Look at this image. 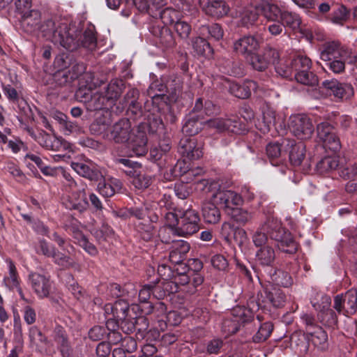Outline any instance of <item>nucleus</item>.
Masks as SVG:
<instances>
[{
    "label": "nucleus",
    "instance_id": "1",
    "mask_svg": "<svg viewBox=\"0 0 357 357\" xmlns=\"http://www.w3.org/2000/svg\"><path fill=\"white\" fill-rule=\"evenodd\" d=\"M268 235L277 242V246L281 251L289 254L296 252L297 243L291 234L282 227L280 220L274 217H268L253 233L252 241L257 248L270 245Z\"/></svg>",
    "mask_w": 357,
    "mask_h": 357
},
{
    "label": "nucleus",
    "instance_id": "2",
    "mask_svg": "<svg viewBox=\"0 0 357 357\" xmlns=\"http://www.w3.org/2000/svg\"><path fill=\"white\" fill-rule=\"evenodd\" d=\"M130 122L126 119L119 120L112 127L105 139L116 143H128V148L137 156L144 155L147 152V137L142 130L131 132Z\"/></svg>",
    "mask_w": 357,
    "mask_h": 357
},
{
    "label": "nucleus",
    "instance_id": "3",
    "mask_svg": "<svg viewBox=\"0 0 357 357\" xmlns=\"http://www.w3.org/2000/svg\"><path fill=\"white\" fill-rule=\"evenodd\" d=\"M38 31L47 40L67 50H75L79 46V42L74 37L71 29L66 24L56 23L52 19H48L41 23Z\"/></svg>",
    "mask_w": 357,
    "mask_h": 357
},
{
    "label": "nucleus",
    "instance_id": "4",
    "mask_svg": "<svg viewBox=\"0 0 357 357\" xmlns=\"http://www.w3.org/2000/svg\"><path fill=\"white\" fill-rule=\"evenodd\" d=\"M289 127L293 135L301 140L310 139L314 131L311 119L305 114L291 116L289 119Z\"/></svg>",
    "mask_w": 357,
    "mask_h": 357
},
{
    "label": "nucleus",
    "instance_id": "5",
    "mask_svg": "<svg viewBox=\"0 0 357 357\" xmlns=\"http://www.w3.org/2000/svg\"><path fill=\"white\" fill-rule=\"evenodd\" d=\"M216 205L222 208L228 213L235 206L243 204V199L241 195L231 190L219 188L213 193L211 197Z\"/></svg>",
    "mask_w": 357,
    "mask_h": 357
},
{
    "label": "nucleus",
    "instance_id": "6",
    "mask_svg": "<svg viewBox=\"0 0 357 357\" xmlns=\"http://www.w3.org/2000/svg\"><path fill=\"white\" fill-rule=\"evenodd\" d=\"M334 309L338 314L349 316L357 311V290L351 289L344 294H338L334 297Z\"/></svg>",
    "mask_w": 357,
    "mask_h": 357
},
{
    "label": "nucleus",
    "instance_id": "7",
    "mask_svg": "<svg viewBox=\"0 0 357 357\" xmlns=\"http://www.w3.org/2000/svg\"><path fill=\"white\" fill-rule=\"evenodd\" d=\"M204 123L208 128H214L219 132L227 131L228 132L238 135L244 133L247 130L245 125L241 122L236 116L231 118H215L207 120Z\"/></svg>",
    "mask_w": 357,
    "mask_h": 357
},
{
    "label": "nucleus",
    "instance_id": "8",
    "mask_svg": "<svg viewBox=\"0 0 357 357\" xmlns=\"http://www.w3.org/2000/svg\"><path fill=\"white\" fill-rule=\"evenodd\" d=\"M199 215L193 209H187L180 217V222L176 227V234L178 236L192 235L199 229Z\"/></svg>",
    "mask_w": 357,
    "mask_h": 357
},
{
    "label": "nucleus",
    "instance_id": "9",
    "mask_svg": "<svg viewBox=\"0 0 357 357\" xmlns=\"http://www.w3.org/2000/svg\"><path fill=\"white\" fill-rule=\"evenodd\" d=\"M29 281L38 298H45L49 296L52 289V282L50 276L31 272L29 274Z\"/></svg>",
    "mask_w": 357,
    "mask_h": 357
},
{
    "label": "nucleus",
    "instance_id": "10",
    "mask_svg": "<svg viewBox=\"0 0 357 357\" xmlns=\"http://www.w3.org/2000/svg\"><path fill=\"white\" fill-rule=\"evenodd\" d=\"M86 186L79 187L77 190L70 192L63 199V204L69 210H76L79 212L85 211L89 206L86 193Z\"/></svg>",
    "mask_w": 357,
    "mask_h": 357
},
{
    "label": "nucleus",
    "instance_id": "11",
    "mask_svg": "<svg viewBox=\"0 0 357 357\" xmlns=\"http://www.w3.org/2000/svg\"><path fill=\"white\" fill-rule=\"evenodd\" d=\"M349 51L337 41H330L323 45L320 52V58L325 61H330L335 59H347Z\"/></svg>",
    "mask_w": 357,
    "mask_h": 357
},
{
    "label": "nucleus",
    "instance_id": "12",
    "mask_svg": "<svg viewBox=\"0 0 357 357\" xmlns=\"http://www.w3.org/2000/svg\"><path fill=\"white\" fill-rule=\"evenodd\" d=\"M259 47L258 40L253 36H245L234 43V51L246 59Z\"/></svg>",
    "mask_w": 357,
    "mask_h": 357
},
{
    "label": "nucleus",
    "instance_id": "13",
    "mask_svg": "<svg viewBox=\"0 0 357 357\" xmlns=\"http://www.w3.org/2000/svg\"><path fill=\"white\" fill-rule=\"evenodd\" d=\"M178 152L189 160H197L203 154L202 145H198L195 139L188 137L180 140Z\"/></svg>",
    "mask_w": 357,
    "mask_h": 357
},
{
    "label": "nucleus",
    "instance_id": "14",
    "mask_svg": "<svg viewBox=\"0 0 357 357\" xmlns=\"http://www.w3.org/2000/svg\"><path fill=\"white\" fill-rule=\"evenodd\" d=\"M112 123L110 112L109 111L97 112L96 119L90 126V131L93 135L105 136L109 134L108 129Z\"/></svg>",
    "mask_w": 357,
    "mask_h": 357
},
{
    "label": "nucleus",
    "instance_id": "15",
    "mask_svg": "<svg viewBox=\"0 0 357 357\" xmlns=\"http://www.w3.org/2000/svg\"><path fill=\"white\" fill-rule=\"evenodd\" d=\"M322 86L332 91L333 95L341 99H348L354 95V89L350 84L340 83L337 79L325 80Z\"/></svg>",
    "mask_w": 357,
    "mask_h": 357
},
{
    "label": "nucleus",
    "instance_id": "16",
    "mask_svg": "<svg viewBox=\"0 0 357 357\" xmlns=\"http://www.w3.org/2000/svg\"><path fill=\"white\" fill-rule=\"evenodd\" d=\"M190 248V244L183 240L173 241L170 247L169 259L172 264H182Z\"/></svg>",
    "mask_w": 357,
    "mask_h": 357
},
{
    "label": "nucleus",
    "instance_id": "17",
    "mask_svg": "<svg viewBox=\"0 0 357 357\" xmlns=\"http://www.w3.org/2000/svg\"><path fill=\"white\" fill-rule=\"evenodd\" d=\"M20 20L24 31L35 33L38 31L41 24V13L38 9H33L20 17Z\"/></svg>",
    "mask_w": 357,
    "mask_h": 357
},
{
    "label": "nucleus",
    "instance_id": "18",
    "mask_svg": "<svg viewBox=\"0 0 357 357\" xmlns=\"http://www.w3.org/2000/svg\"><path fill=\"white\" fill-rule=\"evenodd\" d=\"M257 88V83L252 80H248L242 84L231 82L229 85V92L236 98L242 99L250 97L251 92L256 91Z\"/></svg>",
    "mask_w": 357,
    "mask_h": 357
},
{
    "label": "nucleus",
    "instance_id": "19",
    "mask_svg": "<svg viewBox=\"0 0 357 357\" xmlns=\"http://www.w3.org/2000/svg\"><path fill=\"white\" fill-rule=\"evenodd\" d=\"M122 188V183L118 178L109 177L104 178L98 185V190L100 195L105 197H110L115 193L120 192Z\"/></svg>",
    "mask_w": 357,
    "mask_h": 357
},
{
    "label": "nucleus",
    "instance_id": "20",
    "mask_svg": "<svg viewBox=\"0 0 357 357\" xmlns=\"http://www.w3.org/2000/svg\"><path fill=\"white\" fill-rule=\"evenodd\" d=\"M211 199L202 204V211L204 221L208 224H217L221 219V213Z\"/></svg>",
    "mask_w": 357,
    "mask_h": 357
},
{
    "label": "nucleus",
    "instance_id": "21",
    "mask_svg": "<svg viewBox=\"0 0 357 357\" xmlns=\"http://www.w3.org/2000/svg\"><path fill=\"white\" fill-rule=\"evenodd\" d=\"M111 311L112 317L117 321L125 320L128 314L129 303L124 300H118L112 304L105 305V312Z\"/></svg>",
    "mask_w": 357,
    "mask_h": 357
},
{
    "label": "nucleus",
    "instance_id": "22",
    "mask_svg": "<svg viewBox=\"0 0 357 357\" xmlns=\"http://www.w3.org/2000/svg\"><path fill=\"white\" fill-rule=\"evenodd\" d=\"M256 260L262 266L273 268L275 259V252L273 247L270 244L259 248L256 252Z\"/></svg>",
    "mask_w": 357,
    "mask_h": 357
},
{
    "label": "nucleus",
    "instance_id": "23",
    "mask_svg": "<svg viewBox=\"0 0 357 357\" xmlns=\"http://www.w3.org/2000/svg\"><path fill=\"white\" fill-rule=\"evenodd\" d=\"M54 65L59 70L54 74V80L56 85L59 86H69L73 82L70 79V75L66 70L63 69L66 67V61L63 58H57L54 61Z\"/></svg>",
    "mask_w": 357,
    "mask_h": 357
},
{
    "label": "nucleus",
    "instance_id": "24",
    "mask_svg": "<svg viewBox=\"0 0 357 357\" xmlns=\"http://www.w3.org/2000/svg\"><path fill=\"white\" fill-rule=\"evenodd\" d=\"M204 121L199 118V115L196 114H190L185 119L182 128L183 134L189 136H193L199 133L203 128Z\"/></svg>",
    "mask_w": 357,
    "mask_h": 357
},
{
    "label": "nucleus",
    "instance_id": "25",
    "mask_svg": "<svg viewBox=\"0 0 357 357\" xmlns=\"http://www.w3.org/2000/svg\"><path fill=\"white\" fill-rule=\"evenodd\" d=\"M287 146H289V161L295 167L300 166L305 157V146L303 142L294 143L288 142Z\"/></svg>",
    "mask_w": 357,
    "mask_h": 357
},
{
    "label": "nucleus",
    "instance_id": "26",
    "mask_svg": "<svg viewBox=\"0 0 357 357\" xmlns=\"http://www.w3.org/2000/svg\"><path fill=\"white\" fill-rule=\"evenodd\" d=\"M260 13L268 21L275 22L280 19L282 11L275 4L268 1H261L258 4Z\"/></svg>",
    "mask_w": 357,
    "mask_h": 357
},
{
    "label": "nucleus",
    "instance_id": "27",
    "mask_svg": "<svg viewBox=\"0 0 357 357\" xmlns=\"http://www.w3.org/2000/svg\"><path fill=\"white\" fill-rule=\"evenodd\" d=\"M71 32L74 35L75 39L79 42V46L77 48L81 45L90 50H93L96 48L97 39L94 26H89L85 29L81 40L77 38L78 34L75 30L71 29Z\"/></svg>",
    "mask_w": 357,
    "mask_h": 357
},
{
    "label": "nucleus",
    "instance_id": "28",
    "mask_svg": "<svg viewBox=\"0 0 357 357\" xmlns=\"http://www.w3.org/2000/svg\"><path fill=\"white\" fill-rule=\"evenodd\" d=\"M71 167L80 176L91 181H98L102 176L100 171L96 167H91L83 162H73Z\"/></svg>",
    "mask_w": 357,
    "mask_h": 357
},
{
    "label": "nucleus",
    "instance_id": "29",
    "mask_svg": "<svg viewBox=\"0 0 357 357\" xmlns=\"http://www.w3.org/2000/svg\"><path fill=\"white\" fill-rule=\"evenodd\" d=\"M8 265V274L6 275L3 279V283L6 287L10 290H13L15 287H18L20 285V279L19 278L18 272L16 266L10 259L6 260Z\"/></svg>",
    "mask_w": 357,
    "mask_h": 357
},
{
    "label": "nucleus",
    "instance_id": "30",
    "mask_svg": "<svg viewBox=\"0 0 357 357\" xmlns=\"http://www.w3.org/2000/svg\"><path fill=\"white\" fill-rule=\"evenodd\" d=\"M308 335H310V340L315 347L324 351L328 348V335L326 331L320 326H316L314 330H308Z\"/></svg>",
    "mask_w": 357,
    "mask_h": 357
},
{
    "label": "nucleus",
    "instance_id": "31",
    "mask_svg": "<svg viewBox=\"0 0 357 357\" xmlns=\"http://www.w3.org/2000/svg\"><path fill=\"white\" fill-rule=\"evenodd\" d=\"M205 9L207 14L215 17L226 15L229 10L228 5L222 0H208Z\"/></svg>",
    "mask_w": 357,
    "mask_h": 357
},
{
    "label": "nucleus",
    "instance_id": "32",
    "mask_svg": "<svg viewBox=\"0 0 357 357\" xmlns=\"http://www.w3.org/2000/svg\"><path fill=\"white\" fill-rule=\"evenodd\" d=\"M111 102L107 98L104 93L96 92L91 97L89 107L91 110H96L98 112L106 111L105 107L111 106Z\"/></svg>",
    "mask_w": 357,
    "mask_h": 357
},
{
    "label": "nucleus",
    "instance_id": "33",
    "mask_svg": "<svg viewBox=\"0 0 357 357\" xmlns=\"http://www.w3.org/2000/svg\"><path fill=\"white\" fill-rule=\"evenodd\" d=\"M268 274L271 280L278 286L288 287L293 282L292 278L289 273L282 270H275L271 268Z\"/></svg>",
    "mask_w": 357,
    "mask_h": 357
},
{
    "label": "nucleus",
    "instance_id": "34",
    "mask_svg": "<svg viewBox=\"0 0 357 357\" xmlns=\"http://www.w3.org/2000/svg\"><path fill=\"white\" fill-rule=\"evenodd\" d=\"M124 89V84L122 80L114 79L107 85L106 91L104 92L107 98L114 104V101L120 96Z\"/></svg>",
    "mask_w": 357,
    "mask_h": 357
},
{
    "label": "nucleus",
    "instance_id": "35",
    "mask_svg": "<svg viewBox=\"0 0 357 357\" xmlns=\"http://www.w3.org/2000/svg\"><path fill=\"white\" fill-rule=\"evenodd\" d=\"M266 295L268 301L275 307H281L285 303V294L278 287H271L266 291Z\"/></svg>",
    "mask_w": 357,
    "mask_h": 357
},
{
    "label": "nucleus",
    "instance_id": "36",
    "mask_svg": "<svg viewBox=\"0 0 357 357\" xmlns=\"http://www.w3.org/2000/svg\"><path fill=\"white\" fill-rule=\"evenodd\" d=\"M68 252L70 254V251ZM53 255L54 256L52 257L53 262L64 268H73L77 265V263L70 255L63 253L56 248L55 249Z\"/></svg>",
    "mask_w": 357,
    "mask_h": 357
},
{
    "label": "nucleus",
    "instance_id": "37",
    "mask_svg": "<svg viewBox=\"0 0 357 357\" xmlns=\"http://www.w3.org/2000/svg\"><path fill=\"white\" fill-rule=\"evenodd\" d=\"M160 287L155 284H145L144 285L138 292V299L140 303H147L151 298V294L161 298L165 295V292L160 293L159 296L156 295V293Z\"/></svg>",
    "mask_w": 357,
    "mask_h": 357
},
{
    "label": "nucleus",
    "instance_id": "38",
    "mask_svg": "<svg viewBox=\"0 0 357 357\" xmlns=\"http://www.w3.org/2000/svg\"><path fill=\"white\" fill-rule=\"evenodd\" d=\"M231 317L241 326L252 319V312L244 307L237 306L231 311Z\"/></svg>",
    "mask_w": 357,
    "mask_h": 357
},
{
    "label": "nucleus",
    "instance_id": "39",
    "mask_svg": "<svg viewBox=\"0 0 357 357\" xmlns=\"http://www.w3.org/2000/svg\"><path fill=\"white\" fill-rule=\"evenodd\" d=\"M128 174H132L133 176L132 183L133 185L139 190L147 188L152 183L153 178L144 173L136 174L135 171L130 170L127 172Z\"/></svg>",
    "mask_w": 357,
    "mask_h": 357
},
{
    "label": "nucleus",
    "instance_id": "40",
    "mask_svg": "<svg viewBox=\"0 0 357 357\" xmlns=\"http://www.w3.org/2000/svg\"><path fill=\"white\" fill-rule=\"evenodd\" d=\"M311 303L313 307L318 311L319 314L331 307V299L328 295L317 293L314 298H311Z\"/></svg>",
    "mask_w": 357,
    "mask_h": 357
},
{
    "label": "nucleus",
    "instance_id": "41",
    "mask_svg": "<svg viewBox=\"0 0 357 357\" xmlns=\"http://www.w3.org/2000/svg\"><path fill=\"white\" fill-rule=\"evenodd\" d=\"M158 15L160 16L164 24L170 25L175 24L180 19L181 13L172 8H166L161 11L159 10Z\"/></svg>",
    "mask_w": 357,
    "mask_h": 357
},
{
    "label": "nucleus",
    "instance_id": "42",
    "mask_svg": "<svg viewBox=\"0 0 357 357\" xmlns=\"http://www.w3.org/2000/svg\"><path fill=\"white\" fill-rule=\"evenodd\" d=\"M294 77L298 83L304 85L315 86L318 84L317 77L309 70H301L297 72Z\"/></svg>",
    "mask_w": 357,
    "mask_h": 357
},
{
    "label": "nucleus",
    "instance_id": "43",
    "mask_svg": "<svg viewBox=\"0 0 357 357\" xmlns=\"http://www.w3.org/2000/svg\"><path fill=\"white\" fill-rule=\"evenodd\" d=\"M228 214L238 224L245 225L252 218V215L250 212L245 209L235 206L231 210Z\"/></svg>",
    "mask_w": 357,
    "mask_h": 357
},
{
    "label": "nucleus",
    "instance_id": "44",
    "mask_svg": "<svg viewBox=\"0 0 357 357\" xmlns=\"http://www.w3.org/2000/svg\"><path fill=\"white\" fill-rule=\"evenodd\" d=\"M280 20L284 26H287L293 30L298 29L301 24L299 16L289 11H282Z\"/></svg>",
    "mask_w": 357,
    "mask_h": 357
},
{
    "label": "nucleus",
    "instance_id": "45",
    "mask_svg": "<svg viewBox=\"0 0 357 357\" xmlns=\"http://www.w3.org/2000/svg\"><path fill=\"white\" fill-rule=\"evenodd\" d=\"M194 51L200 56H206L212 53V49L208 42L201 37H197L192 40Z\"/></svg>",
    "mask_w": 357,
    "mask_h": 357
},
{
    "label": "nucleus",
    "instance_id": "46",
    "mask_svg": "<svg viewBox=\"0 0 357 357\" xmlns=\"http://www.w3.org/2000/svg\"><path fill=\"white\" fill-rule=\"evenodd\" d=\"M120 326L121 329L126 333L130 334L132 333L135 329L137 326H138L140 323H143L144 325V327L139 328V331L145 330L147 328V323L146 320L144 317H139L136 319L135 322L133 321H128L126 319L125 320L120 321Z\"/></svg>",
    "mask_w": 357,
    "mask_h": 357
},
{
    "label": "nucleus",
    "instance_id": "47",
    "mask_svg": "<svg viewBox=\"0 0 357 357\" xmlns=\"http://www.w3.org/2000/svg\"><path fill=\"white\" fill-rule=\"evenodd\" d=\"M338 166V160L335 157H325L317 164V169L321 174H324L335 169Z\"/></svg>",
    "mask_w": 357,
    "mask_h": 357
},
{
    "label": "nucleus",
    "instance_id": "48",
    "mask_svg": "<svg viewBox=\"0 0 357 357\" xmlns=\"http://www.w3.org/2000/svg\"><path fill=\"white\" fill-rule=\"evenodd\" d=\"M33 1L32 0H14L13 7L15 13L21 17L26 15L29 12L33 10L32 8Z\"/></svg>",
    "mask_w": 357,
    "mask_h": 357
},
{
    "label": "nucleus",
    "instance_id": "49",
    "mask_svg": "<svg viewBox=\"0 0 357 357\" xmlns=\"http://www.w3.org/2000/svg\"><path fill=\"white\" fill-rule=\"evenodd\" d=\"M293 70L298 72L301 70H310L312 61L310 58L304 55H297L291 61Z\"/></svg>",
    "mask_w": 357,
    "mask_h": 357
},
{
    "label": "nucleus",
    "instance_id": "50",
    "mask_svg": "<svg viewBox=\"0 0 357 357\" xmlns=\"http://www.w3.org/2000/svg\"><path fill=\"white\" fill-rule=\"evenodd\" d=\"M247 60L252 67L258 71H263L268 66V60H266L263 54H257L254 52Z\"/></svg>",
    "mask_w": 357,
    "mask_h": 357
},
{
    "label": "nucleus",
    "instance_id": "51",
    "mask_svg": "<svg viewBox=\"0 0 357 357\" xmlns=\"http://www.w3.org/2000/svg\"><path fill=\"white\" fill-rule=\"evenodd\" d=\"M273 326L271 322H265L261 325L257 333L252 339L255 342L265 341L271 334Z\"/></svg>",
    "mask_w": 357,
    "mask_h": 357
},
{
    "label": "nucleus",
    "instance_id": "52",
    "mask_svg": "<svg viewBox=\"0 0 357 357\" xmlns=\"http://www.w3.org/2000/svg\"><path fill=\"white\" fill-rule=\"evenodd\" d=\"M56 247L47 242L45 239H41L36 245V252L39 255H43L46 257L52 258L55 251Z\"/></svg>",
    "mask_w": 357,
    "mask_h": 357
},
{
    "label": "nucleus",
    "instance_id": "53",
    "mask_svg": "<svg viewBox=\"0 0 357 357\" xmlns=\"http://www.w3.org/2000/svg\"><path fill=\"white\" fill-rule=\"evenodd\" d=\"M91 233L96 238L97 242L98 243H101L106 241L108 236L112 235V229L107 225H102L99 228H94L91 229Z\"/></svg>",
    "mask_w": 357,
    "mask_h": 357
},
{
    "label": "nucleus",
    "instance_id": "54",
    "mask_svg": "<svg viewBox=\"0 0 357 357\" xmlns=\"http://www.w3.org/2000/svg\"><path fill=\"white\" fill-rule=\"evenodd\" d=\"M260 10L258 9V5L254 8L246 9L242 16V22L244 25L248 26L253 24L258 19Z\"/></svg>",
    "mask_w": 357,
    "mask_h": 357
},
{
    "label": "nucleus",
    "instance_id": "55",
    "mask_svg": "<svg viewBox=\"0 0 357 357\" xmlns=\"http://www.w3.org/2000/svg\"><path fill=\"white\" fill-rule=\"evenodd\" d=\"M349 11L344 6H339L332 14L331 20L333 23L342 25L348 19Z\"/></svg>",
    "mask_w": 357,
    "mask_h": 357
},
{
    "label": "nucleus",
    "instance_id": "56",
    "mask_svg": "<svg viewBox=\"0 0 357 357\" xmlns=\"http://www.w3.org/2000/svg\"><path fill=\"white\" fill-rule=\"evenodd\" d=\"M174 29L178 36L185 40L188 38L192 31L190 24L180 19L174 24Z\"/></svg>",
    "mask_w": 357,
    "mask_h": 357
},
{
    "label": "nucleus",
    "instance_id": "57",
    "mask_svg": "<svg viewBox=\"0 0 357 357\" xmlns=\"http://www.w3.org/2000/svg\"><path fill=\"white\" fill-rule=\"evenodd\" d=\"M160 43L166 48H170L175 45V40L170 31L165 27H162L159 31Z\"/></svg>",
    "mask_w": 357,
    "mask_h": 357
},
{
    "label": "nucleus",
    "instance_id": "58",
    "mask_svg": "<svg viewBox=\"0 0 357 357\" xmlns=\"http://www.w3.org/2000/svg\"><path fill=\"white\" fill-rule=\"evenodd\" d=\"M149 132L155 133L159 136L166 134L165 125L160 117H153L149 123Z\"/></svg>",
    "mask_w": 357,
    "mask_h": 357
},
{
    "label": "nucleus",
    "instance_id": "59",
    "mask_svg": "<svg viewBox=\"0 0 357 357\" xmlns=\"http://www.w3.org/2000/svg\"><path fill=\"white\" fill-rule=\"evenodd\" d=\"M335 132L334 128L328 122H321L317 126V135L320 142Z\"/></svg>",
    "mask_w": 357,
    "mask_h": 357
},
{
    "label": "nucleus",
    "instance_id": "60",
    "mask_svg": "<svg viewBox=\"0 0 357 357\" xmlns=\"http://www.w3.org/2000/svg\"><path fill=\"white\" fill-rule=\"evenodd\" d=\"M321 321L328 326H334L337 323V317L335 311L329 307L326 311L319 314Z\"/></svg>",
    "mask_w": 357,
    "mask_h": 357
},
{
    "label": "nucleus",
    "instance_id": "61",
    "mask_svg": "<svg viewBox=\"0 0 357 357\" xmlns=\"http://www.w3.org/2000/svg\"><path fill=\"white\" fill-rule=\"evenodd\" d=\"M112 291H113V294L116 297L124 296L125 291L127 292L128 296L130 298L134 297L137 293V290L135 289L134 285L132 284H126L124 289L122 291L119 284H114L112 285Z\"/></svg>",
    "mask_w": 357,
    "mask_h": 357
},
{
    "label": "nucleus",
    "instance_id": "62",
    "mask_svg": "<svg viewBox=\"0 0 357 357\" xmlns=\"http://www.w3.org/2000/svg\"><path fill=\"white\" fill-rule=\"evenodd\" d=\"M69 147V144L63 139L61 137L59 138L55 136H51L50 141L47 146V149L52 151H61V149H67Z\"/></svg>",
    "mask_w": 357,
    "mask_h": 357
},
{
    "label": "nucleus",
    "instance_id": "63",
    "mask_svg": "<svg viewBox=\"0 0 357 357\" xmlns=\"http://www.w3.org/2000/svg\"><path fill=\"white\" fill-rule=\"evenodd\" d=\"M323 146L326 149H328L332 151H337L340 150L341 147V144L339 137L337 136L335 132L333 134H331L326 139H324L322 142Z\"/></svg>",
    "mask_w": 357,
    "mask_h": 357
},
{
    "label": "nucleus",
    "instance_id": "64",
    "mask_svg": "<svg viewBox=\"0 0 357 357\" xmlns=\"http://www.w3.org/2000/svg\"><path fill=\"white\" fill-rule=\"evenodd\" d=\"M165 87L168 91H172V95H178L183 88V82L181 78L178 76H174L167 82Z\"/></svg>",
    "mask_w": 357,
    "mask_h": 357
}]
</instances>
